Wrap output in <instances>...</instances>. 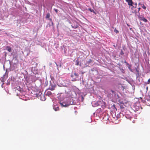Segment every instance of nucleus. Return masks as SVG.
Here are the masks:
<instances>
[{"mask_svg": "<svg viewBox=\"0 0 150 150\" xmlns=\"http://www.w3.org/2000/svg\"><path fill=\"white\" fill-rule=\"evenodd\" d=\"M71 77L72 79V81H74L77 80V79L78 78L79 75L75 73L74 74H72L71 75Z\"/></svg>", "mask_w": 150, "mask_h": 150, "instance_id": "f257e3e1", "label": "nucleus"}, {"mask_svg": "<svg viewBox=\"0 0 150 150\" xmlns=\"http://www.w3.org/2000/svg\"><path fill=\"white\" fill-rule=\"evenodd\" d=\"M132 6V7L131 8V9H132L133 8H135L137 7V6L134 5V4H132V6Z\"/></svg>", "mask_w": 150, "mask_h": 150, "instance_id": "4468645a", "label": "nucleus"}, {"mask_svg": "<svg viewBox=\"0 0 150 150\" xmlns=\"http://www.w3.org/2000/svg\"><path fill=\"white\" fill-rule=\"evenodd\" d=\"M140 9H141V8H140V7H139L138 8V12H139V11H140Z\"/></svg>", "mask_w": 150, "mask_h": 150, "instance_id": "4be33fe9", "label": "nucleus"}, {"mask_svg": "<svg viewBox=\"0 0 150 150\" xmlns=\"http://www.w3.org/2000/svg\"><path fill=\"white\" fill-rule=\"evenodd\" d=\"M6 49L9 52H11V48L9 46H7L6 47Z\"/></svg>", "mask_w": 150, "mask_h": 150, "instance_id": "20e7f679", "label": "nucleus"}, {"mask_svg": "<svg viewBox=\"0 0 150 150\" xmlns=\"http://www.w3.org/2000/svg\"><path fill=\"white\" fill-rule=\"evenodd\" d=\"M139 4H140V3H139Z\"/></svg>", "mask_w": 150, "mask_h": 150, "instance_id": "c85d7f7f", "label": "nucleus"}, {"mask_svg": "<svg viewBox=\"0 0 150 150\" xmlns=\"http://www.w3.org/2000/svg\"><path fill=\"white\" fill-rule=\"evenodd\" d=\"M79 64V62L78 60H77L76 61L75 65H78Z\"/></svg>", "mask_w": 150, "mask_h": 150, "instance_id": "dca6fc26", "label": "nucleus"}, {"mask_svg": "<svg viewBox=\"0 0 150 150\" xmlns=\"http://www.w3.org/2000/svg\"><path fill=\"white\" fill-rule=\"evenodd\" d=\"M138 16L139 20L140 21L142 20V18L144 17L142 15L140 16L139 15V16Z\"/></svg>", "mask_w": 150, "mask_h": 150, "instance_id": "1a4fd4ad", "label": "nucleus"}, {"mask_svg": "<svg viewBox=\"0 0 150 150\" xmlns=\"http://www.w3.org/2000/svg\"><path fill=\"white\" fill-rule=\"evenodd\" d=\"M54 10L55 11V12L57 13H58V10L57 9L54 8Z\"/></svg>", "mask_w": 150, "mask_h": 150, "instance_id": "f3484780", "label": "nucleus"}, {"mask_svg": "<svg viewBox=\"0 0 150 150\" xmlns=\"http://www.w3.org/2000/svg\"><path fill=\"white\" fill-rule=\"evenodd\" d=\"M40 99L42 101H44L46 99V98H45L44 95L43 96L42 95V96H41Z\"/></svg>", "mask_w": 150, "mask_h": 150, "instance_id": "6e6552de", "label": "nucleus"}, {"mask_svg": "<svg viewBox=\"0 0 150 150\" xmlns=\"http://www.w3.org/2000/svg\"><path fill=\"white\" fill-rule=\"evenodd\" d=\"M114 31L116 33H119V31L118 30H116L115 29V30H114Z\"/></svg>", "mask_w": 150, "mask_h": 150, "instance_id": "aec40b11", "label": "nucleus"}, {"mask_svg": "<svg viewBox=\"0 0 150 150\" xmlns=\"http://www.w3.org/2000/svg\"><path fill=\"white\" fill-rule=\"evenodd\" d=\"M55 86L53 85V84H50L49 89L51 91H53L54 89V88Z\"/></svg>", "mask_w": 150, "mask_h": 150, "instance_id": "7ed1b4c3", "label": "nucleus"}, {"mask_svg": "<svg viewBox=\"0 0 150 150\" xmlns=\"http://www.w3.org/2000/svg\"><path fill=\"white\" fill-rule=\"evenodd\" d=\"M142 8L144 9H145L146 8V7H145V6L144 4L142 6Z\"/></svg>", "mask_w": 150, "mask_h": 150, "instance_id": "a211bd4d", "label": "nucleus"}, {"mask_svg": "<svg viewBox=\"0 0 150 150\" xmlns=\"http://www.w3.org/2000/svg\"><path fill=\"white\" fill-rule=\"evenodd\" d=\"M77 28V27H76L74 28Z\"/></svg>", "mask_w": 150, "mask_h": 150, "instance_id": "a878e982", "label": "nucleus"}, {"mask_svg": "<svg viewBox=\"0 0 150 150\" xmlns=\"http://www.w3.org/2000/svg\"><path fill=\"white\" fill-rule=\"evenodd\" d=\"M134 5H135L136 6H137V3H136L134 4Z\"/></svg>", "mask_w": 150, "mask_h": 150, "instance_id": "5701e85b", "label": "nucleus"}, {"mask_svg": "<svg viewBox=\"0 0 150 150\" xmlns=\"http://www.w3.org/2000/svg\"><path fill=\"white\" fill-rule=\"evenodd\" d=\"M125 1L127 2L128 5L129 6H132V4H133V2L132 0H125Z\"/></svg>", "mask_w": 150, "mask_h": 150, "instance_id": "f03ea898", "label": "nucleus"}, {"mask_svg": "<svg viewBox=\"0 0 150 150\" xmlns=\"http://www.w3.org/2000/svg\"><path fill=\"white\" fill-rule=\"evenodd\" d=\"M125 117H126V118H127L128 119H129L130 120H131V119L132 118L131 117L127 115H126L125 116Z\"/></svg>", "mask_w": 150, "mask_h": 150, "instance_id": "ddd939ff", "label": "nucleus"}, {"mask_svg": "<svg viewBox=\"0 0 150 150\" xmlns=\"http://www.w3.org/2000/svg\"><path fill=\"white\" fill-rule=\"evenodd\" d=\"M60 105L64 107H66L67 106V105L65 103H60Z\"/></svg>", "mask_w": 150, "mask_h": 150, "instance_id": "39448f33", "label": "nucleus"}, {"mask_svg": "<svg viewBox=\"0 0 150 150\" xmlns=\"http://www.w3.org/2000/svg\"><path fill=\"white\" fill-rule=\"evenodd\" d=\"M111 92H112V93H113V92H114V91H112V90H111Z\"/></svg>", "mask_w": 150, "mask_h": 150, "instance_id": "393cba45", "label": "nucleus"}, {"mask_svg": "<svg viewBox=\"0 0 150 150\" xmlns=\"http://www.w3.org/2000/svg\"><path fill=\"white\" fill-rule=\"evenodd\" d=\"M120 0L121 1V0Z\"/></svg>", "mask_w": 150, "mask_h": 150, "instance_id": "c756f323", "label": "nucleus"}, {"mask_svg": "<svg viewBox=\"0 0 150 150\" xmlns=\"http://www.w3.org/2000/svg\"><path fill=\"white\" fill-rule=\"evenodd\" d=\"M150 83V79H149L148 81L147 82H145V83L146 84H149Z\"/></svg>", "mask_w": 150, "mask_h": 150, "instance_id": "2eb2a0df", "label": "nucleus"}, {"mask_svg": "<svg viewBox=\"0 0 150 150\" xmlns=\"http://www.w3.org/2000/svg\"><path fill=\"white\" fill-rule=\"evenodd\" d=\"M88 10L91 12L93 11V10L92 9H91V8H89Z\"/></svg>", "mask_w": 150, "mask_h": 150, "instance_id": "6ab92c4d", "label": "nucleus"}, {"mask_svg": "<svg viewBox=\"0 0 150 150\" xmlns=\"http://www.w3.org/2000/svg\"><path fill=\"white\" fill-rule=\"evenodd\" d=\"M50 16V14L49 13L47 14L46 18H49Z\"/></svg>", "mask_w": 150, "mask_h": 150, "instance_id": "f8f14e48", "label": "nucleus"}, {"mask_svg": "<svg viewBox=\"0 0 150 150\" xmlns=\"http://www.w3.org/2000/svg\"><path fill=\"white\" fill-rule=\"evenodd\" d=\"M53 109L55 111H57L59 110V108L58 107H57L56 108L54 107L53 108Z\"/></svg>", "mask_w": 150, "mask_h": 150, "instance_id": "9b49d317", "label": "nucleus"}, {"mask_svg": "<svg viewBox=\"0 0 150 150\" xmlns=\"http://www.w3.org/2000/svg\"><path fill=\"white\" fill-rule=\"evenodd\" d=\"M133 122V123H134V122Z\"/></svg>", "mask_w": 150, "mask_h": 150, "instance_id": "cd10ccee", "label": "nucleus"}, {"mask_svg": "<svg viewBox=\"0 0 150 150\" xmlns=\"http://www.w3.org/2000/svg\"><path fill=\"white\" fill-rule=\"evenodd\" d=\"M52 94L51 92L50 91H48L47 92L45 95L48 96H50Z\"/></svg>", "mask_w": 150, "mask_h": 150, "instance_id": "0eeeda50", "label": "nucleus"}, {"mask_svg": "<svg viewBox=\"0 0 150 150\" xmlns=\"http://www.w3.org/2000/svg\"><path fill=\"white\" fill-rule=\"evenodd\" d=\"M120 108L122 109L123 110L125 108V105L123 103H121L120 105Z\"/></svg>", "mask_w": 150, "mask_h": 150, "instance_id": "423d86ee", "label": "nucleus"}, {"mask_svg": "<svg viewBox=\"0 0 150 150\" xmlns=\"http://www.w3.org/2000/svg\"><path fill=\"white\" fill-rule=\"evenodd\" d=\"M141 21H143L144 22H146L148 21L145 18H144V17L142 18V19Z\"/></svg>", "mask_w": 150, "mask_h": 150, "instance_id": "9d476101", "label": "nucleus"}, {"mask_svg": "<svg viewBox=\"0 0 150 150\" xmlns=\"http://www.w3.org/2000/svg\"><path fill=\"white\" fill-rule=\"evenodd\" d=\"M52 24H53V22H52Z\"/></svg>", "mask_w": 150, "mask_h": 150, "instance_id": "bb28decb", "label": "nucleus"}, {"mask_svg": "<svg viewBox=\"0 0 150 150\" xmlns=\"http://www.w3.org/2000/svg\"><path fill=\"white\" fill-rule=\"evenodd\" d=\"M49 20H50V21H52V19L51 18H49Z\"/></svg>", "mask_w": 150, "mask_h": 150, "instance_id": "b1692460", "label": "nucleus"}, {"mask_svg": "<svg viewBox=\"0 0 150 150\" xmlns=\"http://www.w3.org/2000/svg\"><path fill=\"white\" fill-rule=\"evenodd\" d=\"M133 13H134L135 14H136L137 13V11L136 10L134 11L133 12Z\"/></svg>", "mask_w": 150, "mask_h": 150, "instance_id": "412c9836", "label": "nucleus"}]
</instances>
